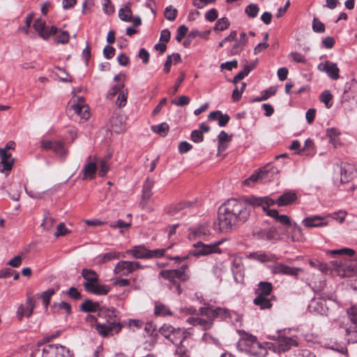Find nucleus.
I'll return each instance as SVG.
<instances>
[{
    "label": "nucleus",
    "mask_w": 357,
    "mask_h": 357,
    "mask_svg": "<svg viewBox=\"0 0 357 357\" xmlns=\"http://www.w3.org/2000/svg\"><path fill=\"white\" fill-rule=\"evenodd\" d=\"M160 333L171 342L176 348L183 346V342L189 333L185 329L175 328L170 324H164L159 329Z\"/></svg>",
    "instance_id": "obj_4"
},
{
    "label": "nucleus",
    "mask_w": 357,
    "mask_h": 357,
    "mask_svg": "<svg viewBox=\"0 0 357 357\" xmlns=\"http://www.w3.org/2000/svg\"><path fill=\"white\" fill-rule=\"evenodd\" d=\"M119 18L124 22H130L132 17V11L131 8H121L119 11Z\"/></svg>",
    "instance_id": "obj_42"
},
{
    "label": "nucleus",
    "mask_w": 357,
    "mask_h": 357,
    "mask_svg": "<svg viewBox=\"0 0 357 357\" xmlns=\"http://www.w3.org/2000/svg\"><path fill=\"white\" fill-rule=\"evenodd\" d=\"M33 19V14L29 13L25 19V26L21 28V30L25 33L29 34V29L31 26V24L32 23Z\"/></svg>",
    "instance_id": "obj_59"
},
{
    "label": "nucleus",
    "mask_w": 357,
    "mask_h": 357,
    "mask_svg": "<svg viewBox=\"0 0 357 357\" xmlns=\"http://www.w3.org/2000/svg\"><path fill=\"white\" fill-rule=\"evenodd\" d=\"M82 276L85 282L83 283L84 289L87 291L91 289L92 286L98 282V275L93 270L84 268L82 271Z\"/></svg>",
    "instance_id": "obj_17"
},
{
    "label": "nucleus",
    "mask_w": 357,
    "mask_h": 357,
    "mask_svg": "<svg viewBox=\"0 0 357 357\" xmlns=\"http://www.w3.org/2000/svg\"><path fill=\"white\" fill-rule=\"evenodd\" d=\"M165 251L166 249H156L153 250H149V259L160 257L165 255Z\"/></svg>",
    "instance_id": "obj_62"
},
{
    "label": "nucleus",
    "mask_w": 357,
    "mask_h": 357,
    "mask_svg": "<svg viewBox=\"0 0 357 357\" xmlns=\"http://www.w3.org/2000/svg\"><path fill=\"white\" fill-rule=\"evenodd\" d=\"M33 29L38 35L44 40H47L50 36L55 35L58 31V28L52 26L50 28L46 26L45 22L41 18L36 20L33 24Z\"/></svg>",
    "instance_id": "obj_11"
},
{
    "label": "nucleus",
    "mask_w": 357,
    "mask_h": 357,
    "mask_svg": "<svg viewBox=\"0 0 357 357\" xmlns=\"http://www.w3.org/2000/svg\"><path fill=\"white\" fill-rule=\"evenodd\" d=\"M120 257H125V254L119 252H110L99 255L97 257V259L98 263L104 264L114 259H118Z\"/></svg>",
    "instance_id": "obj_29"
},
{
    "label": "nucleus",
    "mask_w": 357,
    "mask_h": 357,
    "mask_svg": "<svg viewBox=\"0 0 357 357\" xmlns=\"http://www.w3.org/2000/svg\"><path fill=\"white\" fill-rule=\"evenodd\" d=\"M273 291V285L271 282H260L258 285V289L256 291L257 296H268Z\"/></svg>",
    "instance_id": "obj_34"
},
{
    "label": "nucleus",
    "mask_w": 357,
    "mask_h": 357,
    "mask_svg": "<svg viewBox=\"0 0 357 357\" xmlns=\"http://www.w3.org/2000/svg\"><path fill=\"white\" fill-rule=\"evenodd\" d=\"M80 309L83 312H94L97 311L99 312L102 308L100 307V304L98 302H93L91 300H86L82 303Z\"/></svg>",
    "instance_id": "obj_32"
},
{
    "label": "nucleus",
    "mask_w": 357,
    "mask_h": 357,
    "mask_svg": "<svg viewBox=\"0 0 357 357\" xmlns=\"http://www.w3.org/2000/svg\"><path fill=\"white\" fill-rule=\"evenodd\" d=\"M36 307V301L29 294L26 295V299L24 304H20L16 312V317L19 321H22L23 317L29 318Z\"/></svg>",
    "instance_id": "obj_9"
},
{
    "label": "nucleus",
    "mask_w": 357,
    "mask_h": 357,
    "mask_svg": "<svg viewBox=\"0 0 357 357\" xmlns=\"http://www.w3.org/2000/svg\"><path fill=\"white\" fill-rule=\"evenodd\" d=\"M250 213V208L242 198L228 199L219 208L218 220L220 231H231L237 225L245 222Z\"/></svg>",
    "instance_id": "obj_1"
},
{
    "label": "nucleus",
    "mask_w": 357,
    "mask_h": 357,
    "mask_svg": "<svg viewBox=\"0 0 357 357\" xmlns=\"http://www.w3.org/2000/svg\"><path fill=\"white\" fill-rule=\"evenodd\" d=\"M13 165H14V159H10L8 160H1L0 172H10L13 169Z\"/></svg>",
    "instance_id": "obj_45"
},
{
    "label": "nucleus",
    "mask_w": 357,
    "mask_h": 357,
    "mask_svg": "<svg viewBox=\"0 0 357 357\" xmlns=\"http://www.w3.org/2000/svg\"><path fill=\"white\" fill-rule=\"evenodd\" d=\"M238 333L241 337L237 344L239 351L257 357H264L268 351L261 343L257 342V337L243 330H238Z\"/></svg>",
    "instance_id": "obj_3"
},
{
    "label": "nucleus",
    "mask_w": 357,
    "mask_h": 357,
    "mask_svg": "<svg viewBox=\"0 0 357 357\" xmlns=\"http://www.w3.org/2000/svg\"><path fill=\"white\" fill-rule=\"evenodd\" d=\"M259 10V9L256 4L251 3L245 8V13L250 17L254 18L257 16Z\"/></svg>",
    "instance_id": "obj_48"
},
{
    "label": "nucleus",
    "mask_w": 357,
    "mask_h": 357,
    "mask_svg": "<svg viewBox=\"0 0 357 357\" xmlns=\"http://www.w3.org/2000/svg\"><path fill=\"white\" fill-rule=\"evenodd\" d=\"M43 357H73L70 349L61 344H45L42 350Z\"/></svg>",
    "instance_id": "obj_7"
},
{
    "label": "nucleus",
    "mask_w": 357,
    "mask_h": 357,
    "mask_svg": "<svg viewBox=\"0 0 357 357\" xmlns=\"http://www.w3.org/2000/svg\"><path fill=\"white\" fill-rule=\"evenodd\" d=\"M312 30L316 33H324L325 31V25L318 18L314 17Z\"/></svg>",
    "instance_id": "obj_49"
},
{
    "label": "nucleus",
    "mask_w": 357,
    "mask_h": 357,
    "mask_svg": "<svg viewBox=\"0 0 357 357\" xmlns=\"http://www.w3.org/2000/svg\"><path fill=\"white\" fill-rule=\"evenodd\" d=\"M111 287L107 284H102L97 282L95 285L92 286L91 289H89L86 291L96 294V295H107Z\"/></svg>",
    "instance_id": "obj_33"
},
{
    "label": "nucleus",
    "mask_w": 357,
    "mask_h": 357,
    "mask_svg": "<svg viewBox=\"0 0 357 357\" xmlns=\"http://www.w3.org/2000/svg\"><path fill=\"white\" fill-rule=\"evenodd\" d=\"M70 38L69 33L67 31H63L61 33L55 37V41L57 43L66 44Z\"/></svg>",
    "instance_id": "obj_51"
},
{
    "label": "nucleus",
    "mask_w": 357,
    "mask_h": 357,
    "mask_svg": "<svg viewBox=\"0 0 357 357\" xmlns=\"http://www.w3.org/2000/svg\"><path fill=\"white\" fill-rule=\"evenodd\" d=\"M153 185L154 181L149 178H147L144 183L142 190V204L143 205V206H144L145 203L153 195L152 188H153Z\"/></svg>",
    "instance_id": "obj_26"
},
{
    "label": "nucleus",
    "mask_w": 357,
    "mask_h": 357,
    "mask_svg": "<svg viewBox=\"0 0 357 357\" xmlns=\"http://www.w3.org/2000/svg\"><path fill=\"white\" fill-rule=\"evenodd\" d=\"M191 234L195 237L201 238L202 236H208L209 234V230L206 227L202 226L194 229Z\"/></svg>",
    "instance_id": "obj_52"
},
{
    "label": "nucleus",
    "mask_w": 357,
    "mask_h": 357,
    "mask_svg": "<svg viewBox=\"0 0 357 357\" xmlns=\"http://www.w3.org/2000/svg\"><path fill=\"white\" fill-rule=\"evenodd\" d=\"M244 46L241 44L239 42L236 41L232 46L230 54L231 55H237L239 54L243 50Z\"/></svg>",
    "instance_id": "obj_63"
},
{
    "label": "nucleus",
    "mask_w": 357,
    "mask_h": 357,
    "mask_svg": "<svg viewBox=\"0 0 357 357\" xmlns=\"http://www.w3.org/2000/svg\"><path fill=\"white\" fill-rule=\"evenodd\" d=\"M328 253H330L333 255H346L348 256H353L355 253V251L350 248H342L339 250H332L328 251Z\"/></svg>",
    "instance_id": "obj_50"
},
{
    "label": "nucleus",
    "mask_w": 357,
    "mask_h": 357,
    "mask_svg": "<svg viewBox=\"0 0 357 357\" xmlns=\"http://www.w3.org/2000/svg\"><path fill=\"white\" fill-rule=\"evenodd\" d=\"M190 139L195 143H199L204 140V136L202 131L199 130H195L191 132Z\"/></svg>",
    "instance_id": "obj_53"
},
{
    "label": "nucleus",
    "mask_w": 357,
    "mask_h": 357,
    "mask_svg": "<svg viewBox=\"0 0 357 357\" xmlns=\"http://www.w3.org/2000/svg\"><path fill=\"white\" fill-rule=\"evenodd\" d=\"M247 202L248 207H259L261 206L264 211L267 213L268 208L275 204V201L268 197H258L255 196H250L242 198Z\"/></svg>",
    "instance_id": "obj_10"
},
{
    "label": "nucleus",
    "mask_w": 357,
    "mask_h": 357,
    "mask_svg": "<svg viewBox=\"0 0 357 357\" xmlns=\"http://www.w3.org/2000/svg\"><path fill=\"white\" fill-rule=\"evenodd\" d=\"M267 215L287 228H290V227H291L290 218L287 215H280L278 211L276 209L268 210Z\"/></svg>",
    "instance_id": "obj_23"
},
{
    "label": "nucleus",
    "mask_w": 357,
    "mask_h": 357,
    "mask_svg": "<svg viewBox=\"0 0 357 357\" xmlns=\"http://www.w3.org/2000/svg\"><path fill=\"white\" fill-rule=\"evenodd\" d=\"M309 309L312 312L326 316L328 315L329 311L326 301L322 298L312 300L309 305Z\"/></svg>",
    "instance_id": "obj_18"
},
{
    "label": "nucleus",
    "mask_w": 357,
    "mask_h": 357,
    "mask_svg": "<svg viewBox=\"0 0 357 357\" xmlns=\"http://www.w3.org/2000/svg\"><path fill=\"white\" fill-rule=\"evenodd\" d=\"M229 22L227 17H222L219 19L214 26V30L215 31H224L229 28Z\"/></svg>",
    "instance_id": "obj_43"
},
{
    "label": "nucleus",
    "mask_w": 357,
    "mask_h": 357,
    "mask_svg": "<svg viewBox=\"0 0 357 357\" xmlns=\"http://www.w3.org/2000/svg\"><path fill=\"white\" fill-rule=\"evenodd\" d=\"M188 31V29L185 25L180 26L177 29V34L176 36V40L178 42H181L182 39L185 36Z\"/></svg>",
    "instance_id": "obj_54"
},
{
    "label": "nucleus",
    "mask_w": 357,
    "mask_h": 357,
    "mask_svg": "<svg viewBox=\"0 0 357 357\" xmlns=\"http://www.w3.org/2000/svg\"><path fill=\"white\" fill-rule=\"evenodd\" d=\"M186 269H188V266L183 265L178 269L163 270L160 272L159 277L168 280L171 284L175 286L178 294H180L181 288L177 280L185 282L188 280L189 276L185 272Z\"/></svg>",
    "instance_id": "obj_5"
},
{
    "label": "nucleus",
    "mask_w": 357,
    "mask_h": 357,
    "mask_svg": "<svg viewBox=\"0 0 357 357\" xmlns=\"http://www.w3.org/2000/svg\"><path fill=\"white\" fill-rule=\"evenodd\" d=\"M231 271L234 275L235 281L238 283H241L244 278V268L243 264L240 261L234 260L231 264Z\"/></svg>",
    "instance_id": "obj_25"
},
{
    "label": "nucleus",
    "mask_w": 357,
    "mask_h": 357,
    "mask_svg": "<svg viewBox=\"0 0 357 357\" xmlns=\"http://www.w3.org/2000/svg\"><path fill=\"white\" fill-rule=\"evenodd\" d=\"M69 233L70 231L66 228L65 224L63 222H61L57 226V231L55 233V236L56 237L63 236Z\"/></svg>",
    "instance_id": "obj_58"
},
{
    "label": "nucleus",
    "mask_w": 357,
    "mask_h": 357,
    "mask_svg": "<svg viewBox=\"0 0 357 357\" xmlns=\"http://www.w3.org/2000/svg\"><path fill=\"white\" fill-rule=\"evenodd\" d=\"M218 149L224 150L225 146H224V142L228 140V135L225 131H221L218 136Z\"/></svg>",
    "instance_id": "obj_56"
},
{
    "label": "nucleus",
    "mask_w": 357,
    "mask_h": 357,
    "mask_svg": "<svg viewBox=\"0 0 357 357\" xmlns=\"http://www.w3.org/2000/svg\"><path fill=\"white\" fill-rule=\"evenodd\" d=\"M54 294L55 291L54 289H48L41 294L40 297L43 298V303L45 307H47L50 298Z\"/></svg>",
    "instance_id": "obj_47"
},
{
    "label": "nucleus",
    "mask_w": 357,
    "mask_h": 357,
    "mask_svg": "<svg viewBox=\"0 0 357 357\" xmlns=\"http://www.w3.org/2000/svg\"><path fill=\"white\" fill-rule=\"evenodd\" d=\"M206 317H210L212 322L215 319L220 320H226L228 318L231 317V312L227 309L220 307L213 308L210 306L202 307L199 309V314Z\"/></svg>",
    "instance_id": "obj_6"
},
{
    "label": "nucleus",
    "mask_w": 357,
    "mask_h": 357,
    "mask_svg": "<svg viewBox=\"0 0 357 357\" xmlns=\"http://www.w3.org/2000/svg\"><path fill=\"white\" fill-rule=\"evenodd\" d=\"M273 274H283L290 276H297L302 270L300 268L291 267L282 263H277L269 266Z\"/></svg>",
    "instance_id": "obj_12"
},
{
    "label": "nucleus",
    "mask_w": 357,
    "mask_h": 357,
    "mask_svg": "<svg viewBox=\"0 0 357 357\" xmlns=\"http://www.w3.org/2000/svg\"><path fill=\"white\" fill-rule=\"evenodd\" d=\"M124 86L125 85L123 82L114 85L112 87V89L109 91L108 96L111 98L114 97L119 92H121V91L124 88Z\"/></svg>",
    "instance_id": "obj_55"
},
{
    "label": "nucleus",
    "mask_w": 357,
    "mask_h": 357,
    "mask_svg": "<svg viewBox=\"0 0 357 357\" xmlns=\"http://www.w3.org/2000/svg\"><path fill=\"white\" fill-rule=\"evenodd\" d=\"M84 99L79 98L78 102L73 103L68 108V112H73L77 116H80L81 119L87 120L90 116L89 108L87 105L84 104Z\"/></svg>",
    "instance_id": "obj_13"
},
{
    "label": "nucleus",
    "mask_w": 357,
    "mask_h": 357,
    "mask_svg": "<svg viewBox=\"0 0 357 357\" xmlns=\"http://www.w3.org/2000/svg\"><path fill=\"white\" fill-rule=\"evenodd\" d=\"M99 172L98 174L100 177H104L109 170V167L107 164V162L105 160H100L99 162Z\"/></svg>",
    "instance_id": "obj_60"
},
{
    "label": "nucleus",
    "mask_w": 357,
    "mask_h": 357,
    "mask_svg": "<svg viewBox=\"0 0 357 357\" xmlns=\"http://www.w3.org/2000/svg\"><path fill=\"white\" fill-rule=\"evenodd\" d=\"M257 62V61H255V62H253L249 65H245L244 66L243 70H241V72H239L234 77V79H233L234 83H237L238 81H240L241 79H243L245 76H247L250 73V72L256 67Z\"/></svg>",
    "instance_id": "obj_35"
},
{
    "label": "nucleus",
    "mask_w": 357,
    "mask_h": 357,
    "mask_svg": "<svg viewBox=\"0 0 357 357\" xmlns=\"http://www.w3.org/2000/svg\"><path fill=\"white\" fill-rule=\"evenodd\" d=\"M98 318L93 315H87L86 321L94 327L97 333L104 337L112 336L119 333L122 325L116 317V310L112 309H102L98 312Z\"/></svg>",
    "instance_id": "obj_2"
},
{
    "label": "nucleus",
    "mask_w": 357,
    "mask_h": 357,
    "mask_svg": "<svg viewBox=\"0 0 357 357\" xmlns=\"http://www.w3.org/2000/svg\"><path fill=\"white\" fill-rule=\"evenodd\" d=\"M114 273L119 277L128 276L132 273L133 271L130 264V261L122 260L119 261L114 268Z\"/></svg>",
    "instance_id": "obj_22"
},
{
    "label": "nucleus",
    "mask_w": 357,
    "mask_h": 357,
    "mask_svg": "<svg viewBox=\"0 0 357 357\" xmlns=\"http://www.w3.org/2000/svg\"><path fill=\"white\" fill-rule=\"evenodd\" d=\"M333 95L331 94L330 91H324L322 92L319 96V100L321 102H323L326 108L329 109L333 105Z\"/></svg>",
    "instance_id": "obj_39"
},
{
    "label": "nucleus",
    "mask_w": 357,
    "mask_h": 357,
    "mask_svg": "<svg viewBox=\"0 0 357 357\" xmlns=\"http://www.w3.org/2000/svg\"><path fill=\"white\" fill-rule=\"evenodd\" d=\"M250 257L261 262L273 261L277 260L275 255L261 251L251 253Z\"/></svg>",
    "instance_id": "obj_30"
},
{
    "label": "nucleus",
    "mask_w": 357,
    "mask_h": 357,
    "mask_svg": "<svg viewBox=\"0 0 357 357\" xmlns=\"http://www.w3.org/2000/svg\"><path fill=\"white\" fill-rule=\"evenodd\" d=\"M313 146H314L313 141L311 139L308 138L305 140V145H304L303 148L302 149L298 151L297 153L298 155H304V153L306 151H310V149H313Z\"/></svg>",
    "instance_id": "obj_57"
},
{
    "label": "nucleus",
    "mask_w": 357,
    "mask_h": 357,
    "mask_svg": "<svg viewBox=\"0 0 357 357\" xmlns=\"http://www.w3.org/2000/svg\"><path fill=\"white\" fill-rule=\"evenodd\" d=\"M347 314L351 323L355 326V332L357 333V305H353L347 308Z\"/></svg>",
    "instance_id": "obj_37"
},
{
    "label": "nucleus",
    "mask_w": 357,
    "mask_h": 357,
    "mask_svg": "<svg viewBox=\"0 0 357 357\" xmlns=\"http://www.w3.org/2000/svg\"><path fill=\"white\" fill-rule=\"evenodd\" d=\"M254 236L257 239L266 241H276L280 238V235L275 227L256 231L254 232Z\"/></svg>",
    "instance_id": "obj_15"
},
{
    "label": "nucleus",
    "mask_w": 357,
    "mask_h": 357,
    "mask_svg": "<svg viewBox=\"0 0 357 357\" xmlns=\"http://www.w3.org/2000/svg\"><path fill=\"white\" fill-rule=\"evenodd\" d=\"M186 322L193 326H199L203 331H208L213 326V322H212L210 317L204 319L199 317H190L187 319Z\"/></svg>",
    "instance_id": "obj_19"
},
{
    "label": "nucleus",
    "mask_w": 357,
    "mask_h": 357,
    "mask_svg": "<svg viewBox=\"0 0 357 357\" xmlns=\"http://www.w3.org/2000/svg\"><path fill=\"white\" fill-rule=\"evenodd\" d=\"M190 102L189 97L186 96H181L179 97L178 100H173L172 103L177 106H185L188 105Z\"/></svg>",
    "instance_id": "obj_61"
},
{
    "label": "nucleus",
    "mask_w": 357,
    "mask_h": 357,
    "mask_svg": "<svg viewBox=\"0 0 357 357\" xmlns=\"http://www.w3.org/2000/svg\"><path fill=\"white\" fill-rule=\"evenodd\" d=\"M340 132L336 128H331L326 130V136L329 139V142L333 145L335 148L340 145V141L339 135Z\"/></svg>",
    "instance_id": "obj_31"
},
{
    "label": "nucleus",
    "mask_w": 357,
    "mask_h": 357,
    "mask_svg": "<svg viewBox=\"0 0 357 357\" xmlns=\"http://www.w3.org/2000/svg\"><path fill=\"white\" fill-rule=\"evenodd\" d=\"M128 91H122L119 93L117 100H116V105L119 107H123L126 106L127 103V99H128Z\"/></svg>",
    "instance_id": "obj_46"
},
{
    "label": "nucleus",
    "mask_w": 357,
    "mask_h": 357,
    "mask_svg": "<svg viewBox=\"0 0 357 357\" xmlns=\"http://www.w3.org/2000/svg\"><path fill=\"white\" fill-rule=\"evenodd\" d=\"M126 253L131 254L136 259H149V250L144 245L134 246L132 249L126 250Z\"/></svg>",
    "instance_id": "obj_27"
},
{
    "label": "nucleus",
    "mask_w": 357,
    "mask_h": 357,
    "mask_svg": "<svg viewBox=\"0 0 357 357\" xmlns=\"http://www.w3.org/2000/svg\"><path fill=\"white\" fill-rule=\"evenodd\" d=\"M318 69L327 73L328 77L332 79H337L340 77V70L336 63H332L329 61L320 63L318 65Z\"/></svg>",
    "instance_id": "obj_14"
},
{
    "label": "nucleus",
    "mask_w": 357,
    "mask_h": 357,
    "mask_svg": "<svg viewBox=\"0 0 357 357\" xmlns=\"http://www.w3.org/2000/svg\"><path fill=\"white\" fill-rule=\"evenodd\" d=\"M268 172L266 170H259L254 172L249 178L243 181L245 185H251L256 183L258 181H262L266 178Z\"/></svg>",
    "instance_id": "obj_28"
},
{
    "label": "nucleus",
    "mask_w": 357,
    "mask_h": 357,
    "mask_svg": "<svg viewBox=\"0 0 357 357\" xmlns=\"http://www.w3.org/2000/svg\"><path fill=\"white\" fill-rule=\"evenodd\" d=\"M155 314L158 316L172 315L169 308L165 305L156 303L155 305Z\"/></svg>",
    "instance_id": "obj_40"
},
{
    "label": "nucleus",
    "mask_w": 357,
    "mask_h": 357,
    "mask_svg": "<svg viewBox=\"0 0 357 357\" xmlns=\"http://www.w3.org/2000/svg\"><path fill=\"white\" fill-rule=\"evenodd\" d=\"M165 17L169 21H174L178 14V10L172 6H167L165 10Z\"/></svg>",
    "instance_id": "obj_44"
},
{
    "label": "nucleus",
    "mask_w": 357,
    "mask_h": 357,
    "mask_svg": "<svg viewBox=\"0 0 357 357\" xmlns=\"http://www.w3.org/2000/svg\"><path fill=\"white\" fill-rule=\"evenodd\" d=\"M92 157L89 155L82 169L83 180L93 179L96 177V174L98 170L97 162L91 160Z\"/></svg>",
    "instance_id": "obj_16"
},
{
    "label": "nucleus",
    "mask_w": 357,
    "mask_h": 357,
    "mask_svg": "<svg viewBox=\"0 0 357 357\" xmlns=\"http://www.w3.org/2000/svg\"><path fill=\"white\" fill-rule=\"evenodd\" d=\"M278 351L285 352L291 349V347L298 345L295 337L278 336Z\"/></svg>",
    "instance_id": "obj_20"
},
{
    "label": "nucleus",
    "mask_w": 357,
    "mask_h": 357,
    "mask_svg": "<svg viewBox=\"0 0 357 357\" xmlns=\"http://www.w3.org/2000/svg\"><path fill=\"white\" fill-rule=\"evenodd\" d=\"M296 199V193L294 191H288L280 195L277 201H275V204H277L279 206H284L291 204Z\"/></svg>",
    "instance_id": "obj_24"
},
{
    "label": "nucleus",
    "mask_w": 357,
    "mask_h": 357,
    "mask_svg": "<svg viewBox=\"0 0 357 357\" xmlns=\"http://www.w3.org/2000/svg\"><path fill=\"white\" fill-rule=\"evenodd\" d=\"M221 241H217L215 243L207 245L201 241L194 244L195 249L190 252L191 255L195 257L207 255L212 253H220L221 250L219 245Z\"/></svg>",
    "instance_id": "obj_8"
},
{
    "label": "nucleus",
    "mask_w": 357,
    "mask_h": 357,
    "mask_svg": "<svg viewBox=\"0 0 357 357\" xmlns=\"http://www.w3.org/2000/svg\"><path fill=\"white\" fill-rule=\"evenodd\" d=\"M103 11L105 13L109 15L114 13V8L110 0H104L103 3Z\"/></svg>",
    "instance_id": "obj_64"
},
{
    "label": "nucleus",
    "mask_w": 357,
    "mask_h": 357,
    "mask_svg": "<svg viewBox=\"0 0 357 357\" xmlns=\"http://www.w3.org/2000/svg\"><path fill=\"white\" fill-rule=\"evenodd\" d=\"M253 303L259 306L260 309H268L272 307V304L271 303V300L268 299L266 296H257L255 299Z\"/></svg>",
    "instance_id": "obj_36"
},
{
    "label": "nucleus",
    "mask_w": 357,
    "mask_h": 357,
    "mask_svg": "<svg viewBox=\"0 0 357 357\" xmlns=\"http://www.w3.org/2000/svg\"><path fill=\"white\" fill-rule=\"evenodd\" d=\"M325 217L320 215H312L304 218L302 221L303 225L307 228L325 227L328 222L324 221Z\"/></svg>",
    "instance_id": "obj_21"
},
{
    "label": "nucleus",
    "mask_w": 357,
    "mask_h": 357,
    "mask_svg": "<svg viewBox=\"0 0 357 357\" xmlns=\"http://www.w3.org/2000/svg\"><path fill=\"white\" fill-rule=\"evenodd\" d=\"M52 151L59 157H66L68 151L64 147V143L62 141H54Z\"/></svg>",
    "instance_id": "obj_38"
},
{
    "label": "nucleus",
    "mask_w": 357,
    "mask_h": 357,
    "mask_svg": "<svg viewBox=\"0 0 357 357\" xmlns=\"http://www.w3.org/2000/svg\"><path fill=\"white\" fill-rule=\"evenodd\" d=\"M151 129L154 132L165 137L167 135L169 127L167 123L164 122L159 125L153 126Z\"/></svg>",
    "instance_id": "obj_41"
}]
</instances>
